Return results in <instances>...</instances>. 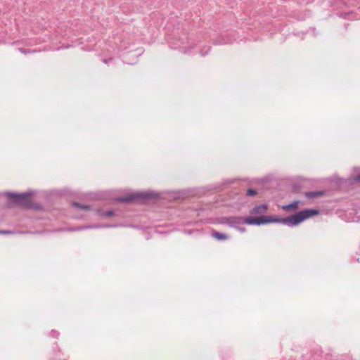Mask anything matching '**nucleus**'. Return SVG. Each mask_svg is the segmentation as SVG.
<instances>
[{
	"mask_svg": "<svg viewBox=\"0 0 360 360\" xmlns=\"http://www.w3.org/2000/svg\"><path fill=\"white\" fill-rule=\"evenodd\" d=\"M301 203L300 200H295L292 203L286 205H283L282 209L286 212L297 209L299 205Z\"/></svg>",
	"mask_w": 360,
	"mask_h": 360,
	"instance_id": "nucleus-5",
	"label": "nucleus"
},
{
	"mask_svg": "<svg viewBox=\"0 0 360 360\" xmlns=\"http://www.w3.org/2000/svg\"><path fill=\"white\" fill-rule=\"evenodd\" d=\"M82 228L79 227V228H77V229H74L73 230L74 231H79V230H82Z\"/></svg>",
	"mask_w": 360,
	"mask_h": 360,
	"instance_id": "nucleus-17",
	"label": "nucleus"
},
{
	"mask_svg": "<svg viewBox=\"0 0 360 360\" xmlns=\"http://www.w3.org/2000/svg\"><path fill=\"white\" fill-rule=\"evenodd\" d=\"M324 194L323 191H309L305 193V196L309 199L316 198L322 196Z\"/></svg>",
	"mask_w": 360,
	"mask_h": 360,
	"instance_id": "nucleus-6",
	"label": "nucleus"
},
{
	"mask_svg": "<svg viewBox=\"0 0 360 360\" xmlns=\"http://www.w3.org/2000/svg\"><path fill=\"white\" fill-rule=\"evenodd\" d=\"M319 211L318 210L306 209L284 218L262 215L258 217H224L219 218L218 222L221 224H226L232 228H238V226H240L243 224L261 225L272 222L281 223L289 226H295L305 219L319 214Z\"/></svg>",
	"mask_w": 360,
	"mask_h": 360,
	"instance_id": "nucleus-1",
	"label": "nucleus"
},
{
	"mask_svg": "<svg viewBox=\"0 0 360 360\" xmlns=\"http://www.w3.org/2000/svg\"><path fill=\"white\" fill-rule=\"evenodd\" d=\"M156 197V194L153 192L134 193L127 195V196L120 197L117 200L120 202H129L135 200H145L152 199Z\"/></svg>",
	"mask_w": 360,
	"mask_h": 360,
	"instance_id": "nucleus-3",
	"label": "nucleus"
},
{
	"mask_svg": "<svg viewBox=\"0 0 360 360\" xmlns=\"http://www.w3.org/2000/svg\"><path fill=\"white\" fill-rule=\"evenodd\" d=\"M11 233L10 231H0V233Z\"/></svg>",
	"mask_w": 360,
	"mask_h": 360,
	"instance_id": "nucleus-15",
	"label": "nucleus"
},
{
	"mask_svg": "<svg viewBox=\"0 0 360 360\" xmlns=\"http://www.w3.org/2000/svg\"><path fill=\"white\" fill-rule=\"evenodd\" d=\"M51 335H52L53 337H56V338H57V337L59 335V333H58V332H57L56 330H52V331H51Z\"/></svg>",
	"mask_w": 360,
	"mask_h": 360,
	"instance_id": "nucleus-13",
	"label": "nucleus"
},
{
	"mask_svg": "<svg viewBox=\"0 0 360 360\" xmlns=\"http://www.w3.org/2000/svg\"><path fill=\"white\" fill-rule=\"evenodd\" d=\"M212 236L217 240H224L229 238L228 235L222 233H219L218 231H214L212 232Z\"/></svg>",
	"mask_w": 360,
	"mask_h": 360,
	"instance_id": "nucleus-7",
	"label": "nucleus"
},
{
	"mask_svg": "<svg viewBox=\"0 0 360 360\" xmlns=\"http://www.w3.org/2000/svg\"><path fill=\"white\" fill-rule=\"evenodd\" d=\"M72 206L78 208V209H81V210H90V207L88 206V205H83L82 203H79V202H72Z\"/></svg>",
	"mask_w": 360,
	"mask_h": 360,
	"instance_id": "nucleus-8",
	"label": "nucleus"
},
{
	"mask_svg": "<svg viewBox=\"0 0 360 360\" xmlns=\"http://www.w3.org/2000/svg\"><path fill=\"white\" fill-rule=\"evenodd\" d=\"M236 229H238V231H241V232H244L245 231V228L240 227V226H238V228H236Z\"/></svg>",
	"mask_w": 360,
	"mask_h": 360,
	"instance_id": "nucleus-14",
	"label": "nucleus"
},
{
	"mask_svg": "<svg viewBox=\"0 0 360 360\" xmlns=\"http://www.w3.org/2000/svg\"><path fill=\"white\" fill-rule=\"evenodd\" d=\"M19 51L23 54H27V53H34L35 51H31V50H25V49H23L22 48H19L18 49Z\"/></svg>",
	"mask_w": 360,
	"mask_h": 360,
	"instance_id": "nucleus-11",
	"label": "nucleus"
},
{
	"mask_svg": "<svg viewBox=\"0 0 360 360\" xmlns=\"http://www.w3.org/2000/svg\"><path fill=\"white\" fill-rule=\"evenodd\" d=\"M356 180L360 181V174L359 175L356 176Z\"/></svg>",
	"mask_w": 360,
	"mask_h": 360,
	"instance_id": "nucleus-16",
	"label": "nucleus"
},
{
	"mask_svg": "<svg viewBox=\"0 0 360 360\" xmlns=\"http://www.w3.org/2000/svg\"><path fill=\"white\" fill-rule=\"evenodd\" d=\"M300 191V186L297 184H295L292 186V192L293 193H299Z\"/></svg>",
	"mask_w": 360,
	"mask_h": 360,
	"instance_id": "nucleus-12",
	"label": "nucleus"
},
{
	"mask_svg": "<svg viewBox=\"0 0 360 360\" xmlns=\"http://www.w3.org/2000/svg\"><path fill=\"white\" fill-rule=\"evenodd\" d=\"M103 62H104L105 63H108V60H107L106 59H104V60H103Z\"/></svg>",
	"mask_w": 360,
	"mask_h": 360,
	"instance_id": "nucleus-18",
	"label": "nucleus"
},
{
	"mask_svg": "<svg viewBox=\"0 0 360 360\" xmlns=\"http://www.w3.org/2000/svg\"><path fill=\"white\" fill-rule=\"evenodd\" d=\"M268 207L265 204L259 205L253 207L250 213L252 215H262L267 212Z\"/></svg>",
	"mask_w": 360,
	"mask_h": 360,
	"instance_id": "nucleus-4",
	"label": "nucleus"
},
{
	"mask_svg": "<svg viewBox=\"0 0 360 360\" xmlns=\"http://www.w3.org/2000/svg\"><path fill=\"white\" fill-rule=\"evenodd\" d=\"M32 192H26L22 193H6V195L9 198V206H19L26 209H32L34 204L30 200Z\"/></svg>",
	"mask_w": 360,
	"mask_h": 360,
	"instance_id": "nucleus-2",
	"label": "nucleus"
},
{
	"mask_svg": "<svg viewBox=\"0 0 360 360\" xmlns=\"http://www.w3.org/2000/svg\"><path fill=\"white\" fill-rule=\"evenodd\" d=\"M102 215L104 216V217H112L114 215V211L113 210H108V211L103 212L102 213Z\"/></svg>",
	"mask_w": 360,
	"mask_h": 360,
	"instance_id": "nucleus-10",
	"label": "nucleus"
},
{
	"mask_svg": "<svg viewBox=\"0 0 360 360\" xmlns=\"http://www.w3.org/2000/svg\"><path fill=\"white\" fill-rule=\"evenodd\" d=\"M257 191L255 189L250 188L247 191L246 195L248 196H254L257 195Z\"/></svg>",
	"mask_w": 360,
	"mask_h": 360,
	"instance_id": "nucleus-9",
	"label": "nucleus"
}]
</instances>
